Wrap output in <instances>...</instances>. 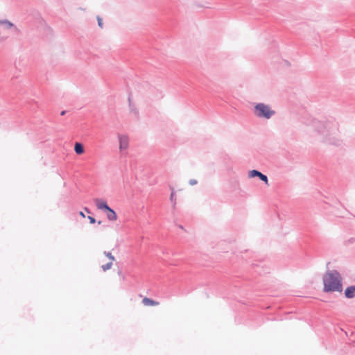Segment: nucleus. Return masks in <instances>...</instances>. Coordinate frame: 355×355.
I'll list each match as a JSON object with an SVG mask.
<instances>
[{"mask_svg": "<svg viewBox=\"0 0 355 355\" xmlns=\"http://www.w3.org/2000/svg\"><path fill=\"white\" fill-rule=\"evenodd\" d=\"M171 196H170V200L173 203V205H175V191H174V189L172 188V187L171 188Z\"/></svg>", "mask_w": 355, "mask_h": 355, "instance_id": "12", "label": "nucleus"}, {"mask_svg": "<svg viewBox=\"0 0 355 355\" xmlns=\"http://www.w3.org/2000/svg\"><path fill=\"white\" fill-rule=\"evenodd\" d=\"M308 125L312 127L322 138L323 141L334 146H340L342 143L338 137V123L334 121H319L312 119Z\"/></svg>", "mask_w": 355, "mask_h": 355, "instance_id": "1", "label": "nucleus"}, {"mask_svg": "<svg viewBox=\"0 0 355 355\" xmlns=\"http://www.w3.org/2000/svg\"><path fill=\"white\" fill-rule=\"evenodd\" d=\"M142 303L145 306H157L159 304L158 302L154 301L148 297H144L142 300Z\"/></svg>", "mask_w": 355, "mask_h": 355, "instance_id": "9", "label": "nucleus"}, {"mask_svg": "<svg viewBox=\"0 0 355 355\" xmlns=\"http://www.w3.org/2000/svg\"><path fill=\"white\" fill-rule=\"evenodd\" d=\"M323 291L324 293L342 292V277L337 271L327 272L323 277Z\"/></svg>", "mask_w": 355, "mask_h": 355, "instance_id": "2", "label": "nucleus"}, {"mask_svg": "<svg viewBox=\"0 0 355 355\" xmlns=\"http://www.w3.org/2000/svg\"><path fill=\"white\" fill-rule=\"evenodd\" d=\"M85 211H86L87 214H90L89 210L87 208H85Z\"/></svg>", "mask_w": 355, "mask_h": 355, "instance_id": "19", "label": "nucleus"}, {"mask_svg": "<svg viewBox=\"0 0 355 355\" xmlns=\"http://www.w3.org/2000/svg\"><path fill=\"white\" fill-rule=\"evenodd\" d=\"M65 113H66V111L63 110L61 112L60 115L63 116L65 114Z\"/></svg>", "mask_w": 355, "mask_h": 355, "instance_id": "20", "label": "nucleus"}, {"mask_svg": "<svg viewBox=\"0 0 355 355\" xmlns=\"http://www.w3.org/2000/svg\"><path fill=\"white\" fill-rule=\"evenodd\" d=\"M74 150L77 155L83 154L85 151L83 145L79 142H76Z\"/></svg>", "mask_w": 355, "mask_h": 355, "instance_id": "10", "label": "nucleus"}, {"mask_svg": "<svg viewBox=\"0 0 355 355\" xmlns=\"http://www.w3.org/2000/svg\"><path fill=\"white\" fill-rule=\"evenodd\" d=\"M119 150L121 154L126 150L129 146V138L125 135H119Z\"/></svg>", "mask_w": 355, "mask_h": 355, "instance_id": "5", "label": "nucleus"}, {"mask_svg": "<svg viewBox=\"0 0 355 355\" xmlns=\"http://www.w3.org/2000/svg\"><path fill=\"white\" fill-rule=\"evenodd\" d=\"M197 183H198V181H197L196 179H191V180H189V184L191 186L196 185V184H197Z\"/></svg>", "mask_w": 355, "mask_h": 355, "instance_id": "14", "label": "nucleus"}, {"mask_svg": "<svg viewBox=\"0 0 355 355\" xmlns=\"http://www.w3.org/2000/svg\"><path fill=\"white\" fill-rule=\"evenodd\" d=\"M74 214L76 220H80L85 218V214L83 211H77Z\"/></svg>", "mask_w": 355, "mask_h": 355, "instance_id": "11", "label": "nucleus"}, {"mask_svg": "<svg viewBox=\"0 0 355 355\" xmlns=\"http://www.w3.org/2000/svg\"><path fill=\"white\" fill-rule=\"evenodd\" d=\"M248 177L250 178L258 177L261 181L268 185V178L267 175L263 174L260 171L256 169H253L249 171Z\"/></svg>", "mask_w": 355, "mask_h": 355, "instance_id": "6", "label": "nucleus"}, {"mask_svg": "<svg viewBox=\"0 0 355 355\" xmlns=\"http://www.w3.org/2000/svg\"><path fill=\"white\" fill-rule=\"evenodd\" d=\"M105 254L112 261L114 260V257L112 255V254L110 252H105Z\"/></svg>", "mask_w": 355, "mask_h": 355, "instance_id": "16", "label": "nucleus"}, {"mask_svg": "<svg viewBox=\"0 0 355 355\" xmlns=\"http://www.w3.org/2000/svg\"><path fill=\"white\" fill-rule=\"evenodd\" d=\"M95 205L96 207L103 211L105 214H106L107 218L110 221L116 220L117 219V215L116 212L112 209L111 207H110L106 202V201L96 198L94 200Z\"/></svg>", "mask_w": 355, "mask_h": 355, "instance_id": "4", "label": "nucleus"}, {"mask_svg": "<svg viewBox=\"0 0 355 355\" xmlns=\"http://www.w3.org/2000/svg\"><path fill=\"white\" fill-rule=\"evenodd\" d=\"M345 295L347 298H352L355 296V285L346 288Z\"/></svg>", "mask_w": 355, "mask_h": 355, "instance_id": "8", "label": "nucleus"}, {"mask_svg": "<svg viewBox=\"0 0 355 355\" xmlns=\"http://www.w3.org/2000/svg\"><path fill=\"white\" fill-rule=\"evenodd\" d=\"M87 218L89 220V222H96V219L92 216H88Z\"/></svg>", "mask_w": 355, "mask_h": 355, "instance_id": "18", "label": "nucleus"}, {"mask_svg": "<svg viewBox=\"0 0 355 355\" xmlns=\"http://www.w3.org/2000/svg\"><path fill=\"white\" fill-rule=\"evenodd\" d=\"M254 113L259 118L269 119L275 114L270 107L263 103H259L254 107Z\"/></svg>", "mask_w": 355, "mask_h": 355, "instance_id": "3", "label": "nucleus"}, {"mask_svg": "<svg viewBox=\"0 0 355 355\" xmlns=\"http://www.w3.org/2000/svg\"><path fill=\"white\" fill-rule=\"evenodd\" d=\"M112 262H110V263H107V264H105V265H103V266H102V268H103V270L104 271H105V270H107L110 269V268H111V267H112Z\"/></svg>", "mask_w": 355, "mask_h": 355, "instance_id": "13", "label": "nucleus"}, {"mask_svg": "<svg viewBox=\"0 0 355 355\" xmlns=\"http://www.w3.org/2000/svg\"><path fill=\"white\" fill-rule=\"evenodd\" d=\"M0 25L3 26L5 29L8 30L11 28H14L15 30H17V27L14 25V24L7 19H0Z\"/></svg>", "mask_w": 355, "mask_h": 355, "instance_id": "7", "label": "nucleus"}, {"mask_svg": "<svg viewBox=\"0 0 355 355\" xmlns=\"http://www.w3.org/2000/svg\"><path fill=\"white\" fill-rule=\"evenodd\" d=\"M128 101H129V103H130V105H130V110H131L132 112H133V111L135 112V109H134V107H133V106L132 105L131 102H130V96H129V98H128Z\"/></svg>", "mask_w": 355, "mask_h": 355, "instance_id": "17", "label": "nucleus"}, {"mask_svg": "<svg viewBox=\"0 0 355 355\" xmlns=\"http://www.w3.org/2000/svg\"><path fill=\"white\" fill-rule=\"evenodd\" d=\"M98 25L101 28H103V20L100 17H97Z\"/></svg>", "mask_w": 355, "mask_h": 355, "instance_id": "15", "label": "nucleus"}]
</instances>
